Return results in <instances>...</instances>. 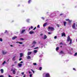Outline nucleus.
I'll return each mask as SVG.
<instances>
[{
    "label": "nucleus",
    "instance_id": "f257e3e1",
    "mask_svg": "<svg viewBox=\"0 0 77 77\" xmlns=\"http://www.w3.org/2000/svg\"><path fill=\"white\" fill-rule=\"evenodd\" d=\"M69 41H70L69 44V45H71V44H72V39H71V38H70L69 36H68L67 37V42H69Z\"/></svg>",
    "mask_w": 77,
    "mask_h": 77
},
{
    "label": "nucleus",
    "instance_id": "f03ea898",
    "mask_svg": "<svg viewBox=\"0 0 77 77\" xmlns=\"http://www.w3.org/2000/svg\"><path fill=\"white\" fill-rule=\"evenodd\" d=\"M72 28L73 29H75V30H76L77 29V28L75 27V23H74L73 25H72Z\"/></svg>",
    "mask_w": 77,
    "mask_h": 77
},
{
    "label": "nucleus",
    "instance_id": "7ed1b4c3",
    "mask_svg": "<svg viewBox=\"0 0 77 77\" xmlns=\"http://www.w3.org/2000/svg\"><path fill=\"white\" fill-rule=\"evenodd\" d=\"M48 29L49 30H51V31H52L53 30H54V28L53 27H50V26L48 27Z\"/></svg>",
    "mask_w": 77,
    "mask_h": 77
},
{
    "label": "nucleus",
    "instance_id": "20e7f679",
    "mask_svg": "<svg viewBox=\"0 0 77 77\" xmlns=\"http://www.w3.org/2000/svg\"><path fill=\"white\" fill-rule=\"evenodd\" d=\"M45 77H50V75L49 74V73H47L45 74Z\"/></svg>",
    "mask_w": 77,
    "mask_h": 77
},
{
    "label": "nucleus",
    "instance_id": "39448f33",
    "mask_svg": "<svg viewBox=\"0 0 77 77\" xmlns=\"http://www.w3.org/2000/svg\"><path fill=\"white\" fill-rule=\"evenodd\" d=\"M61 36L62 37H63V36H66V35H65V33H62Z\"/></svg>",
    "mask_w": 77,
    "mask_h": 77
},
{
    "label": "nucleus",
    "instance_id": "423d86ee",
    "mask_svg": "<svg viewBox=\"0 0 77 77\" xmlns=\"http://www.w3.org/2000/svg\"><path fill=\"white\" fill-rule=\"evenodd\" d=\"M26 32V30L25 29H23L21 32V34H22V33H23L24 32Z\"/></svg>",
    "mask_w": 77,
    "mask_h": 77
},
{
    "label": "nucleus",
    "instance_id": "0eeeda50",
    "mask_svg": "<svg viewBox=\"0 0 77 77\" xmlns=\"http://www.w3.org/2000/svg\"><path fill=\"white\" fill-rule=\"evenodd\" d=\"M66 21H69V23H71V20H70L69 19H66Z\"/></svg>",
    "mask_w": 77,
    "mask_h": 77
},
{
    "label": "nucleus",
    "instance_id": "6e6552de",
    "mask_svg": "<svg viewBox=\"0 0 77 77\" xmlns=\"http://www.w3.org/2000/svg\"><path fill=\"white\" fill-rule=\"evenodd\" d=\"M29 34H31V35H32V34H33V33H34V31H30V32H29Z\"/></svg>",
    "mask_w": 77,
    "mask_h": 77
},
{
    "label": "nucleus",
    "instance_id": "1a4fd4ad",
    "mask_svg": "<svg viewBox=\"0 0 77 77\" xmlns=\"http://www.w3.org/2000/svg\"><path fill=\"white\" fill-rule=\"evenodd\" d=\"M47 38V37L46 35H44V38H43L44 39H46Z\"/></svg>",
    "mask_w": 77,
    "mask_h": 77
},
{
    "label": "nucleus",
    "instance_id": "9d476101",
    "mask_svg": "<svg viewBox=\"0 0 77 77\" xmlns=\"http://www.w3.org/2000/svg\"><path fill=\"white\" fill-rule=\"evenodd\" d=\"M47 25V23L46 22L44 24H43V27H45V26H46Z\"/></svg>",
    "mask_w": 77,
    "mask_h": 77
},
{
    "label": "nucleus",
    "instance_id": "9b49d317",
    "mask_svg": "<svg viewBox=\"0 0 77 77\" xmlns=\"http://www.w3.org/2000/svg\"><path fill=\"white\" fill-rule=\"evenodd\" d=\"M20 57H23V56H24V55L23 54L21 53L20 54Z\"/></svg>",
    "mask_w": 77,
    "mask_h": 77
},
{
    "label": "nucleus",
    "instance_id": "f8f14e48",
    "mask_svg": "<svg viewBox=\"0 0 77 77\" xmlns=\"http://www.w3.org/2000/svg\"><path fill=\"white\" fill-rule=\"evenodd\" d=\"M7 53V51H6L5 52V51H2V54H5Z\"/></svg>",
    "mask_w": 77,
    "mask_h": 77
},
{
    "label": "nucleus",
    "instance_id": "ddd939ff",
    "mask_svg": "<svg viewBox=\"0 0 77 77\" xmlns=\"http://www.w3.org/2000/svg\"><path fill=\"white\" fill-rule=\"evenodd\" d=\"M18 66H19V67H21L22 66V64L19 63L18 64Z\"/></svg>",
    "mask_w": 77,
    "mask_h": 77
},
{
    "label": "nucleus",
    "instance_id": "4468645a",
    "mask_svg": "<svg viewBox=\"0 0 77 77\" xmlns=\"http://www.w3.org/2000/svg\"><path fill=\"white\" fill-rule=\"evenodd\" d=\"M27 59H31V57H30V56H28L27 57Z\"/></svg>",
    "mask_w": 77,
    "mask_h": 77
},
{
    "label": "nucleus",
    "instance_id": "2eb2a0df",
    "mask_svg": "<svg viewBox=\"0 0 77 77\" xmlns=\"http://www.w3.org/2000/svg\"><path fill=\"white\" fill-rule=\"evenodd\" d=\"M16 38H17V36H15L12 38V39H16Z\"/></svg>",
    "mask_w": 77,
    "mask_h": 77
},
{
    "label": "nucleus",
    "instance_id": "dca6fc26",
    "mask_svg": "<svg viewBox=\"0 0 77 77\" xmlns=\"http://www.w3.org/2000/svg\"><path fill=\"white\" fill-rule=\"evenodd\" d=\"M13 73L14 74H15V69L13 70Z\"/></svg>",
    "mask_w": 77,
    "mask_h": 77
},
{
    "label": "nucleus",
    "instance_id": "f3484780",
    "mask_svg": "<svg viewBox=\"0 0 77 77\" xmlns=\"http://www.w3.org/2000/svg\"><path fill=\"white\" fill-rule=\"evenodd\" d=\"M32 52H28L27 53V55H30V54H31Z\"/></svg>",
    "mask_w": 77,
    "mask_h": 77
},
{
    "label": "nucleus",
    "instance_id": "a211bd4d",
    "mask_svg": "<svg viewBox=\"0 0 77 77\" xmlns=\"http://www.w3.org/2000/svg\"><path fill=\"white\" fill-rule=\"evenodd\" d=\"M1 71L2 74H3V72H4L3 71V69H1Z\"/></svg>",
    "mask_w": 77,
    "mask_h": 77
},
{
    "label": "nucleus",
    "instance_id": "6ab92c4d",
    "mask_svg": "<svg viewBox=\"0 0 77 77\" xmlns=\"http://www.w3.org/2000/svg\"><path fill=\"white\" fill-rule=\"evenodd\" d=\"M60 54H64V52L62 51H61L60 52Z\"/></svg>",
    "mask_w": 77,
    "mask_h": 77
},
{
    "label": "nucleus",
    "instance_id": "aec40b11",
    "mask_svg": "<svg viewBox=\"0 0 77 77\" xmlns=\"http://www.w3.org/2000/svg\"><path fill=\"white\" fill-rule=\"evenodd\" d=\"M63 23H64V26H66V22H64Z\"/></svg>",
    "mask_w": 77,
    "mask_h": 77
},
{
    "label": "nucleus",
    "instance_id": "412c9836",
    "mask_svg": "<svg viewBox=\"0 0 77 77\" xmlns=\"http://www.w3.org/2000/svg\"><path fill=\"white\" fill-rule=\"evenodd\" d=\"M12 60L13 61H15V57H14L13 58V59Z\"/></svg>",
    "mask_w": 77,
    "mask_h": 77
},
{
    "label": "nucleus",
    "instance_id": "4be33fe9",
    "mask_svg": "<svg viewBox=\"0 0 77 77\" xmlns=\"http://www.w3.org/2000/svg\"><path fill=\"white\" fill-rule=\"evenodd\" d=\"M36 44V42L35 41H34L32 43V44Z\"/></svg>",
    "mask_w": 77,
    "mask_h": 77
},
{
    "label": "nucleus",
    "instance_id": "5701e85b",
    "mask_svg": "<svg viewBox=\"0 0 77 77\" xmlns=\"http://www.w3.org/2000/svg\"><path fill=\"white\" fill-rule=\"evenodd\" d=\"M59 47H57L56 48V51H57L58 50H59Z\"/></svg>",
    "mask_w": 77,
    "mask_h": 77
},
{
    "label": "nucleus",
    "instance_id": "b1692460",
    "mask_svg": "<svg viewBox=\"0 0 77 77\" xmlns=\"http://www.w3.org/2000/svg\"><path fill=\"white\" fill-rule=\"evenodd\" d=\"M31 2H32V0H29L28 1L29 4H30V3H31Z\"/></svg>",
    "mask_w": 77,
    "mask_h": 77
},
{
    "label": "nucleus",
    "instance_id": "393cba45",
    "mask_svg": "<svg viewBox=\"0 0 77 77\" xmlns=\"http://www.w3.org/2000/svg\"><path fill=\"white\" fill-rule=\"evenodd\" d=\"M34 53H37V50H34Z\"/></svg>",
    "mask_w": 77,
    "mask_h": 77
},
{
    "label": "nucleus",
    "instance_id": "a878e982",
    "mask_svg": "<svg viewBox=\"0 0 77 77\" xmlns=\"http://www.w3.org/2000/svg\"><path fill=\"white\" fill-rule=\"evenodd\" d=\"M31 70L32 71V72H33V74H34V73H35V71L34 70H33L32 69H31Z\"/></svg>",
    "mask_w": 77,
    "mask_h": 77
},
{
    "label": "nucleus",
    "instance_id": "bb28decb",
    "mask_svg": "<svg viewBox=\"0 0 77 77\" xmlns=\"http://www.w3.org/2000/svg\"><path fill=\"white\" fill-rule=\"evenodd\" d=\"M77 53L76 52V53H75V54H74V56H77Z\"/></svg>",
    "mask_w": 77,
    "mask_h": 77
},
{
    "label": "nucleus",
    "instance_id": "cd10ccee",
    "mask_svg": "<svg viewBox=\"0 0 77 77\" xmlns=\"http://www.w3.org/2000/svg\"><path fill=\"white\" fill-rule=\"evenodd\" d=\"M5 63H6V61H4V62L2 63V65H4V64H5Z\"/></svg>",
    "mask_w": 77,
    "mask_h": 77
},
{
    "label": "nucleus",
    "instance_id": "c85d7f7f",
    "mask_svg": "<svg viewBox=\"0 0 77 77\" xmlns=\"http://www.w3.org/2000/svg\"><path fill=\"white\" fill-rule=\"evenodd\" d=\"M0 41H1L2 42V41H3V39H2V38H0Z\"/></svg>",
    "mask_w": 77,
    "mask_h": 77
},
{
    "label": "nucleus",
    "instance_id": "c756f323",
    "mask_svg": "<svg viewBox=\"0 0 77 77\" xmlns=\"http://www.w3.org/2000/svg\"><path fill=\"white\" fill-rule=\"evenodd\" d=\"M18 43H19V44H23V42H19Z\"/></svg>",
    "mask_w": 77,
    "mask_h": 77
},
{
    "label": "nucleus",
    "instance_id": "7c9ffc66",
    "mask_svg": "<svg viewBox=\"0 0 77 77\" xmlns=\"http://www.w3.org/2000/svg\"><path fill=\"white\" fill-rule=\"evenodd\" d=\"M39 70H42V67H40L39 68Z\"/></svg>",
    "mask_w": 77,
    "mask_h": 77
},
{
    "label": "nucleus",
    "instance_id": "2f4dec72",
    "mask_svg": "<svg viewBox=\"0 0 77 77\" xmlns=\"http://www.w3.org/2000/svg\"><path fill=\"white\" fill-rule=\"evenodd\" d=\"M8 33V31L7 30H6L5 31V32H4V33L5 34V33Z\"/></svg>",
    "mask_w": 77,
    "mask_h": 77
},
{
    "label": "nucleus",
    "instance_id": "473e14b6",
    "mask_svg": "<svg viewBox=\"0 0 77 77\" xmlns=\"http://www.w3.org/2000/svg\"><path fill=\"white\" fill-rule=\"evenodd\" d=\"M33 64L34 65H35H35H36V63H33Z\"/></svg>",
    "mask_w": 77,
    "mask_h": 77
},
{
    "label": "nucleus",
    "instance_id": "72a5a7b5",
    "mask_svg": "<svg viewBox=\"0 0 77 77\" xmlns=\"http://www.w3.org/2000/svg\"><path fill=\"white\" fill-rule=\"evenodd\" d=\"M35 45H34L32 46L31 47H32V48L35 47Z\"/></svg>",
    "mask_w": 77,
    "mask_h": 77
},
{
    "label": "nucleus",
    "instance_id": "f704fd0d",
    "mask_svg": "<svg viewBox=\"0 0 77 77\" xmlns=\"http://www.w3.org/2000/svg\"><path fill=\"white\" fill-rule=\"evenodd\" d=\"M36 29V27H35L33 29V30H35Z\"/></svg>",
    "mask_w": 77,
    "mask_h": 77
},
{
    "label": "nucleus",
    "instance_id": "c9c22d12",
    "mask_svg": "<svg viewBox=\"0 0 77 77\" xmlns=\"http://www.w3.org/2000/svg\"><path fill=\"white\" fill-rule=\"evenodd\" d=\"M57 26H58V27H59V24H57Z\"/></svg>",
    "mask_w": 77,
    "mask_h": 77
},
{
    "label": "nucleus",
    "instance_id": "e433bc0d",
    "mask_svg": "<svg viewBox=\"0 0 77 77\" xmlns=\"http://www.w3.org/2000/svg\"><path fill=\"white\" fill-rule=\"evenodd\" d=\"M37 27L38 28H40V26H39V25H38V26H37Z\"/></svg>",
    "mask_w": 77,
    "mask_h": 77
},
{
    "label": "nucleus",
    "instance_id": "4c0bfd02",
    "mask_svg": "<svg viewBox=\"0 0 77 77\" xmlns=\"http://www.w3.org/2000/svg\"><path fill=\"white\" fill-rule=\"evenodd\" d=\"M30 77H32V75L30 74Z\"/></svg>",
    "mask_w": 77,
    "mask_h": 77
},
{
    "label": "nucleus",
    "instance_id": "58836bf2",
    "mask_svg": "<svg viewBox=\"0 0 77 77\" xmlns=\"http://www.w3.org/2000/svg\"><path fill=\"white\" fill-rule=\"evenodd\" d=\"M22 60V58H20L19 59V60L20 61V60Z\"/></svg>",
    "mask_w": 77,
    "mask_h": 77
},
{
    "label": "nucleus",
    "instance_id": "ea45409f",
    "mask_svg": "<svg viewBox=\"0 0 77 77\" xmlns=\"http://www.w3.org/2000/svg\"><path fill=\"white\" fill-rule=\"evenodd\" d=\"M42 19L43 20H44V17H42Z\"/></svg>",
    "mask_w": 77,
    "mask_h": 77
},
{
    "label": "nucleus",
    "instance_id": "a19ab883",
    "mask_svg": "<svg viewBox=\"0 0 77 77\" xmlns=\"http://www.w3.org/2000/svg\"><path fill=\"white\" fill-rule=\"evenodd\" d=\"M43 77H45V75H44V74H43Z\"/></svg>",
    "mask_w": 77,
    "mask_h": 77
},
{
    "label": "nucleus",
    "instance_id": "79ce46f5",
    "mask_svg": "<svg viewBox=\"0 0 77 77\" xmlns=\"http://www.w3.org/2000/svg\"><path fill=\"white\" fill-rule=\"evenodd\" d=\"M54 39H56L57 38V36H55L54 37Z\"/></svg>",
    "mask_w": 77,
    "mask_h": 77
},
{
    "label": "nucleus",
    "instance_id": "37998d69",
    "mask_svg": "<svg viewBox=\"0 0 77 77\" xmlns=\"http://www.w3.org/2000/svg\"><path fill=\"white\" fill-rule=\"evenodd\" d=\"M51 33H52L51 32H48V34H49V35H50V34H51Z\"/></svg>",
    "mask_w": 77,
    "mask_h": 77
},
{
    "label": "nucleus",
    "instance_id": "c03bdc74",
    "mask_svg": "<svg viewBox=\"0 0 77 77\" xmlns=\"http://www.w3.org/2000/svg\"><path fill=\"white\" fill-rule=\"evenodd\" d=\"M61 44H62V45H63V43H62V42L60 43V45H61Z\"/></svg>",
    "mask_w": 77,
    "mask_h": 77
},
{
    "label": "nucleus",
    "instance_id": "a18cd8bd",
    "mask_svg": "<svg viewBox=\"0 0 77 77\" xmlns=\"http://www.w3.org/2000/svg\"><path fill=\"white\" fill-rule=\"evenodd\" d=\"M73 70H74V71H76L75 69V68H73Z\"/></svg>",
    "mask_w": 77,
    "mask_h": 77
},
{
    "label": "nucleus",
    "instance_id": "49530a36",
    "mask_svg": "<svg viewBox=\"0 0 77 77\" xmlns=\"http://www.w3.org/2000/svg\"><path fill=\"white\" fill-rule=\"evenodd\" d=\"M37 48H38V47H36V48H34V49H37Z\"/></svg>",
    "mask_w": 77,
    "mask_h": 77
},
{
    "label": "nucleus",
    "instance_id": "de8ad7c7",
    "mask_svg": "<svg viewBox=\"0 0 77 77\" xmlns=\"http://www.w3.org/2000/svg\"><path fill=\"white\" fill-rule=\"evenodd\" d=\"M20 39L21 40H24V38H20Z\"/></svg>",
    "mask_w": 77,
    "mask_h": 77
},
{
    "label": "nucleus",
    "instance_id": "09e8293b",
    "mask_svg": "<svg viewBox=\"0 0 77 77\" xmlns=\"http://www.w3.org/2000/svg\"><path fill=\"white\" fill-rule=\"evenodd\" d=\"M8 77H12V76H11V75H8Z\"/></svg>",
    "mask_w": 77,
    "mask_h": 77
},
{
    "label": "nucleus",
    "instance_id": "8fccbe9b",
    "mask_svg": "<svg viewBox=\"0 0 77 77\" xmlns=\"http://www.w3.org/2000/svg\"><path fill=\"white\" fill-rule=\"evenodd\" d=\"M21 74H22V75H24V72H22Z\"/></svg>",
    "mask_w": 77,
    "mask_h": 77
},
{
    "label": "nucleus",
    "instance_id": "3c124183",
    "mask_svg": "<svg viewBox=\"0 0 77 77\" xmlns=\"http://www.w3.org/2000/svg\"><path fill=\"white\" fill-rule=\"evenodd\" d=\"M42 35H43V34L41 33V34H40L41 36H42Z\"/></svg>",
    "mask_w": 77,
    "mask_h": 77
},
{
    "label": "nucleus",
    "instance_id": "603ef678",
    "mask_svg": "<svg viewBox=\"0 0 77 77\" xmlns=\"http://www.w3.org/2000/svg\"><path fill=\"white\" fill-rule=\"evenodd\" d=\"M33 26H31V29H33Z\"/></svg>",
    "mask_w": 77,
    "mask_h": 77
},
{
    "label": "nucleus",
    "instance_id": "864d4df0",
    "mask_svg": "<svg viewBox=\"0 0 77 77\" xmlns=\"http://www.w3.org/2000/svg\"><path fill=\"white\" fill-rule=\"evenodd\" d=\"M23 63V61H21L20 62V63Z\"/></svg>",
    "mask_w": 77,
    "mask_h": 77
},
{
    "label": "nucleus",
    "instance_id": "5fc2aeb1",
    "mask_svg": "<svg viewBox=\"0 0 77 77\" xmlns=\"http://www.w3.org/2000/svg\"><path fill=\"white\" fill-rule=\"evenodd\" d=\"M32 73L30 71H29V74H31Z\"/></svg>",
    "mask_w": 77,
    "mask_h": 77
},
{
    "label": "nucleus",
    "instance_id": "6e6d98bb",
    "mask_svg": "<svg viewBox=\"0 0 77 77\" xmlns=\"http://www.w3.org/2000/svg\"><path fill=\"white\" fill-rule=\"evenodd\" d=\"M14 63H17V61H15V62H14Z\"/></svg>",
    "mask_w": 77,
    "mask_h": 77
},
{
    "label": "nucleus",
    "instance_id": "4d7b16f0",
    "mask_svg": "<svg viewBox=\"0 0 77 77\" xmlns=\"http://www.w3.org/2000/svg\"><path fill=\"white\" fill-rule=\"evenodd\" d=\"M0 77H3V75H1L0 76Z\"/></svg>",
    "mask_w": 77,
    "mask_h": 77
},
{
    "label": "nucleus",
    "instance_id": "13d9d810",
    "mask_svg": "<svg viewBox=\"0 0 77 77\" xmlns=\"http://www.w3.org/2000/svg\"><path fill=\"white\" fill-rule=\"evenodd\" d=\"M26 76V75H24L23 77H26V76Z\"/></svg>",
    "mask_w": 77,
    "mask_h": 77
},
{
    "label": "nucleus",
    "instance_id": "bf43d9fd",
    "mask_svg": "<svg viewBox=\"0 0 77 77\" xmlns=\"http://www.w3.org/2000/svg\"><path fill=\"white\" fill-rule=\"evenodd\" d=\"M63 15V14H60V16H61V15Z\"/></svg>",
    "mask_w": 77,
    "mask_h": 77
},
{
    "label": "nucleus",
    "instance_id": "052dcab7",
    "mask_svg": "<svg viewBox=\"0 0 77 77\" xmlns=\"http://www.w3.org/2000/svg\"><path fill=\"white\" fill-rule=\"evenodd\" d=\"M30 49H28V51H30Z\"/></svg>",
    "mask_w": 77,
    "mask_h": 77
},
{
    "label": "nucleus",
    "instance_id": "680f3d73",
    "mask_svg": "<svg viewBox=\"0 0 77 77\" xmlns=\"http://www.w3.org/2000/svg\"><path fill=\"white\" fill-rule=\"evenodd\" d=\"M9 59L8 60L7 62H9Z\"/></svg>",
    "mask_w": 77,
    "mask_h": 77
},
{
    "label": "nucleus",
    "instance_id": "e2e57ef3",
    "mask_svg": "<svg viewBox=\"0 0 77 77\" xmlns=\"http://www.w3.org/2000/svg\"><path fill=\"white\" fill-rule=\"evenodd\" d=\"M10 46H11V47H12V46H13V45H10Z\"/></svg>",
    "mask_w": 77,
    "mask_h": 77
},
{
    "label": "nucleus",
    "instance_id": "0e129e2a",
    "mask_svg": "<svg viewBox=\"0 0 77 77\" xmlns=\"http://www.w3.org/2000/svg\"><path fill=\"white\" fill-rule=\"evenodd\" d=\"M30 30V28H29V30Z\"/></svg>",
    "mask_w": 77,
    "mask_h": 77
},
{
    "label": "nucleus",
    "instance_id": "69168bd1",
    "mask_svg": "<svg viewBox=\"0 0 77 77\" xmlns=\"http://www.w3.org/2000/svg\"><path fill=\"white\" fill-rule=\"evenodd\" d=\"M60 47H61V48L62 47V46H60Z\"/></svg>",
    "mask_w": 77,
    "mask_h": 77
},
{
    "label": "nucleus",
    "instance_id": "338daca9",
    "mask_svg": "<svg viewBox=\"0 0 77 77\" xmlns=\"http://www.w3.org/2000/svg\"><path fill=\"white\" fill-rule=\"evenodd\" d=\"M76 42H77V38H76Z\"/></svg>",
    "mask_w": 77,
    "mask_h": 77
},
{
    "label": "nucleus",
    "instance_id": "774afa93",
    "mask_svg": "<svg viewBox=\"0 0 77 77\" xmlns=\"http://www.w3.org/2000/svg\"><path fill=\"white\" fill-rule=\"evenodd\" d=\"M12 21L13 22H14V21Z\"/></svg>",
    "mask_w": 77,
    "mask_h": 77
}]
</instances>
